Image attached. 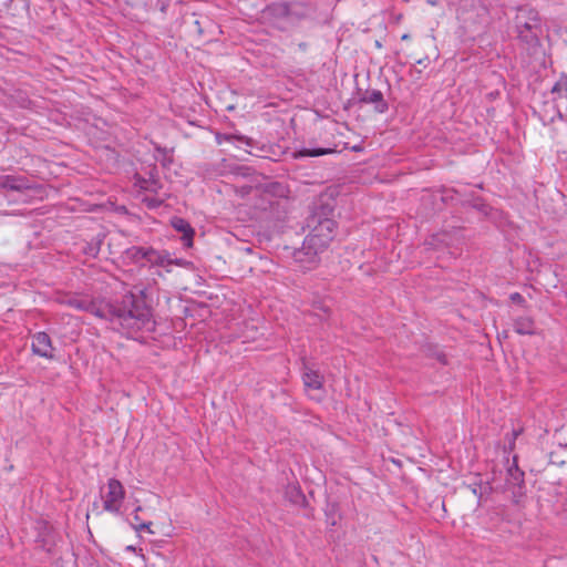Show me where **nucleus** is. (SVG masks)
<instances>
[{
    "label": "nucleus",
    "instance_id": "473e14b6",
    "mask_svg": "<svg viewBox=\"0 0 567 567\" xmlns=\"http://www.w3.org/2000/svg\"><path fill=\"white\" fill-rule=\"evenodd\" d=\"M157 1L159 3V10L165 13L167 11V8L169 7V3L172 0H157Z\"/></svg>",
    "mask_w": 567,
    "mask_h": 567
},
{
    "label": "nucleus",
    "instance_id": "dca6fc26",
    "mask_svg": "<svg viewBox=\"0 0 567 567\" xmlns=\"http://www.w3.org/2000/svg\"><path fill=\"white\" fill-rule=\"evenodd\" d=\"M524 472L517 466L514 460L513 464L507 468L506 485L507 487L518 488V493H522L524 487Z\"/></svg>",
    "mask_w": 567,
    "mask_h": 567
},
{
    "label": "nucleus",
    "instance_id": "f03ea898",
    "mask_svg": "<svg viewBox=\"0 0 567 567\" xmlns=\"http://www.w3.org/2000/svg\"><path fill=\"white\" fill-rule=\"evenodd\" d=\"M456 18L464 32L472 34L483 33L491 21L487 8L478 0H462Z\"/></svg>",
    "mask_w": 567,
    "mask_h": 567
},
{
    "label": "nucleus",
    "instance_id": "2eb2a0df",
    "mask_svg": "<svg viewBox=\"0 0 567 567\" xmlns=\"http://www.w3.org/2000/svg\"><path fill=\"white\" fill-rule=\"evenodd\" d=\"M172 226L176 231L182 234V240L184 245L187 247H192L195 230L190 226V224L184 218L174 217L172 219Z\"/></svg>",
    "mask_w": 567,
    "mask_h": 567
},
{
    "label": "nucleus",
    "instance_id": "4be33fe9",
    "mask_svg": "<svg viewBox=\"0 0 567 567\" xmlns=\"http://www.w3.org/2000/svg\"><path fill=\"white\" fill-rule=\"evenodd\" d=\"M449 235L446 233H439L432 235L426 241L425 245L429 246L432 249H437L441 246H447L449 245Z\"/></svg>",
    "mask_w": 567,
    "mask_h": 567
},
{
    "label": "nucleus",
    "instance_id": "6ab92c4d",
    "mask_svg": "<svg viewBox=\"0 0 567 567\" xmlns=\"http://www.w3.org/2000/svg\"><path fill=\"white\" fill-rule=\"evenodd\" d=\"M332 148H326V147H301L299 150H296L293 152L295 158H303V157H318L322 155H327L332 153Z\"/></svg>",
    "mask_w": 567,
    "mask_h": 567
},
{
    "label": "nucleus",
    "instance_id": "423d86ee",
    "mask_svg": "<svg viewBox=\"0 0 567 567\" xmlns=\"http://www.w3.org/2000/svg\"><path fill=\"white\" fill-rule=\"evenodd\" d=\"M32 188L30 181L21 175H0V190L11 202L25 200L24 192Z\"/></svg>",
    "mask_w": 567,
    "mask_h": 567
},
{
    "label": "nucleus",
    "instance_id": "4c0bfd02",
    "mask_svg": "<svg viewBox=\"0 0 567 567\" xmlns=\"http://www.w3.org/2000/svg\"><path fill=\"white\" fill-rule=\"evenodd\" d=\"M427 3H430L431 6H436L437 1L436 0H427Z\"/></svg>",
    "mask_w": 567,
    "mask_h": 567
},
{
    "label": "nucleus",
    "instance_id": "a211bd4d",
    "mask_svg": "<svg viewBox=\"0 0 567 567\" xmlns=\"http://www.w3.org/2000/svg\"><path fill=\"white\" fill-rule=\"evenodd\" d=\"M514 331L522 336H533L536 333L535 321L529 316H520L514 320Z\"/></svg>",
    "mask_w": 567,
    "mask_h": 567
},
{
    "label": "nucleus",
    "instance_id": "c756f323",
    "mask_svg": "<svg viewBox=\"0 0 567 567\" xmlns=\"http://www.w3.org/2000/svg\"><path fill=\"white\" fill-rule=\"evenodd\" d=\"M442 365L449 364L446 354L443 351L435 350L432 354Z\"/></svg>",
    "mask_w": 567,
    "mask_h": 567
},
{
    "label": "nucleus",
    "instance_id": "c9c22d12",
    "mask_svg": "<svg viewBox=\"0 0 567 567\" xmlns=\"http://www.w3.org/2000/svg\"><path fill=\"white\" fill-rule=\"evenodd\" d=\"M128 293H130V292H127L126 295H128ZM131 293L133 295V292H131ZM140 295H143V291H140ZM134 296H135L136 298H141V299L143 300V302H145V300H144L143 296H137V295H135V293H134ZM144 305L146 306V303H144Z\"/></svg>",
    "mask_w": 567,
    "mask_h": 567
},
{
    "label": "nucleus",
    "instance_id": "72a5a7b5",
    "mask_svg": "<svg viewBox=\"0 0 567 567\" xmlns=\"http://www.w3.org/2000/svg\"><path fill=\"white\" fill-rule=\"evenodd\" d=\"M141 511V506H137L134 511V515H133V519L134 522L136 523L135 525H138L140 524V516H138V512Z\"/></svg>",
    "mask_w": 567,
    "mask_h": 567
},
{
    "label": "nucleus",
    "instance_id": "9b49d317",
    "mask_svg": "<svg viewBox=\"0 0 567 567\" xmlns=\"http://www.w3.org/2000/svg\"><path fill=\"white\" fill-rule=\"evenodd\" d=\"M134 186L138 187L141 190L157 194L162 188V183L158 178V172L156 166L150 167L145 175L141 173H136L134 175Z\"/></svg>",
    "mask_w": 567,
    "mask_h": 567
},
{
    "label": "nucleus",
    "instance_id": "ea45409f",
    "mask_svg": "<svg viewBox=\"0 0 567 567\" xmlns=\"http://www.w3.org/2000/svg\"><path fill=\"white\" fill-rule=\"evenodd\" d=\"M408 39H410V35H409L408 33H405V34H403V35L401 37V40H403V41H404V40H408Z\"/></svg>",
    "mask_w": 567,
    "mask_h": 567
},
{
    "label": "nucleus",
    "instance_id": "393cba45",
    "mask_svg": "<svg viewBox=\"0 0 567 567\" xmlns=\"http://www.w3.org/2000/svg\"><path fill=\"white\" fill-rule=\"evenodd\" d=\"M337 511H338L337 504H328L327 509H326V519H327V524L332 527L336 526L338 523Z\"/></svg>",
    "mask_w": 567,
    "mask_h": 567
},
{
    "label": "nucleus",
    "instance_id": "bb28decb",
    "mask_svg": "<svg viewBox=\"0 0 567 567\" xmlns=\"http://www.w3.org/2000/svg\"><path fill=\"white\" fill-rule=\"evenodd\" d=\"M315 316L320 320H326L330 316V308L324 306L322 302H317L313 305Z\"/></svg>",
    "mask_w": 567,
    "mask_h": 567
},
{
    "label": "nucleus",
    "instance_id": "39448f33",
    "mask_svg": "<svg viewBox=\"0 0 567 567\" xmlns=\"http://www.w3.org/2000/svg\"><path fill=\"white\" fill-rule=\"evenodd\" d=\"M322 252V249H319V247L305 237L302 246L293 250L292 260L298 270L307 272L317 268Z\"/></svg>",
    "mask_w": 567,
    "mask_h": 567
},
{
    "label": "nucleus",
    "instance_id": "cd10ccee",
    "mask_svg": "<svg viewBox=\"0 0 567 567\" xmlns=\"http://www.w3.org/2000/svg\"><path fill=\"white\" fill-rule=\"evenodd\" d=\"M509 300L520 307H526V299L519 292H512L509 295Z\"/></svg>",
    "mask_w": 567,
    "mask_h": 567
},
{
    "label": "nucleus",
    "instance_id": "4468645a",
    "mask_svg": "<svg viewBox=\"0 0 567 567\" xmlns=\"http://www.w3.org/2000/svg\"><path fill=\"white\" fill-rule=\"evenodd\" d=\"M215 141L218 145L230 143L238 148H243L244 146L252 147L255 144L252 138L237 133H216Z\"/></svg>",
    "mask_w": 567,
    "mask_h": 567
},
{
    "label": "nucleus",
    "instance_id": "7c9ffc66",
    "mask_svg": "<svg viewBox=\"0 0 567 567\" xmlns=\"http://www.w3.org/2000/svg\"><path fill=\"white\" fill-rule=\"evenodd\" d=\"M155 150H156V152H158L159 154L163 155V161H162L163 165H167V163L172 162L171 158H167L168 151L165 147L156 146Z\"/></svg>",
    "mask_w": 567,
    "mask_h": 567
},
{
    "label": "nucleus",
    "instance_id": "e433bc0d",
    "mask_svg": "<svg viewBox=\"0 0 567 567\" xmlns=\"http://www.w3.org/2000/svg\"><path fill=\"white\" fill-rule=\"evenodd\" d=\"M299 48H300L301 50H306V49H307V43H305V42L300 43V44H299Z\"/></svg>",
    "mask_w": 567,
    "mask_h": 567
},
{
    "label": "nucleus",
    "instance_id": "0eeeda50",
    "mask_svg": "<svg viewBox=\"0 0 567 567\" xmlns=\"http://www.w3.org/2000/svg\"><path fill=\"white\" fill-rule=\"evenodd\" d=\"M144 262L145 266H150L151 268H163L166 272H171V267L174 265L179 267L189 265V262L183 258H173L167 250H157L153 247L146 248Z\"/></svg>",
    "mask_w": 567,
    "mask_h": 567
},
{
    "label": "nucleus",
    "instance_id": "9d476101",
    "mask_svg": "<svg viewBox=\"0 0 567 567\" xmlns=\"http://www.w3.org/2000/svg\"><path fill=\"white\" fill-rule=\"evenodd\" d=\"M31 351L34 355L53 360L55 358V347L51 337L45 331H38L31 337Z\"/></svg>",
    "mask_w": 567,
    "mask_h": 567
},
{
    "label": "nucleus",
    "instance_id": "f3484780",
    "mask_svg": "<svg viewBox=\"0 0 567 567\" xmlns=\"http://www.w3.org/2000/svg\"><path fill=\"white\" fill-rule=\"evenodd\" d=\"M146 248L144 246H131L123 251V259L127 264L137 265L141 267L145 266L144 258L146 255Z\"/></svg>",
    "mask_w": 567,
    "mask_h": 567
},
{
    "label": "nucleus",
    "instance_id": "5701e85b",
    "mask_svg": "<svg viewBox=\"0 0 567 567\" xmlns=\"http://www.w3.org/2000/svg\"><path fill=\"white\" fill-rule=\"evenodd\" d=\"M101 239H93L90 243H86L82 250L86 256L96 258L101 250Z\"/></svg>",
    "mask_w": 567,
    "mask_h": 567
},
{
    "label": "nucleus",
    "instance_id": "58836bf2",
    "mask_svg": "<svg viewBox=\"0 0 567 567\" xmlns=\"http://www.w3.org/2000/svg\"><path fill=\"white\" fill-rule=\"evenodd\" d=\"M126 550H128V551H135V547H134V546H132V545H130V546H127V547H126Z\"/></svg>",
    "mask_w": 567,
    "mask_h": 567
},
{
    "label": "nucleus",
    "instance_id": "ddd939ff",
    "mask_svg": "<svg viewBox=\"0 0 567 567\" xmlns=\"http://www.w3.org/2000/svg\"><path fill=\"white\" fill-rule=\"evenodd\" d=\"M302 382L307 391H319L323 389L324 378L318 370H313L303 363L302 368Z\"/></svg>",
    "mask_w": 567,
    "mask_h": 567
},
{
    "label": "nucleus",
    "instance_id": "aec40b11",
    "mask_svg": "<svg viewBox=\"0 0 567 567\" xmlns=\"http://www.w3.org/2000/svg\"><path fill=\"white\" fill-rule=\"evenodd\" d=\"M550 93L553 95V100H567V74H560L558 80L554 83V85L550 89Z\"/></svg>",
    "mask_w": 567,
    "mask_h": 567
},
{
    "label": "nucleus",
    "instance_id": "2f4dec72",
    "mask_svg": "<svg viewBox=\"0 0 567 567\" xmlns=\"http://www.w3.org/2000/svg\"><path fill=\"white\" fill-rule=\"evenodd\" d=\"M151 525H152V523H151V522H147V523H140L138 525H135V523H134V524H132V527H133L136 532H142V530L147 529V530H148V533H152V529H150Z\"/></svg>",
    "mask_w": 567,
    "mask_h": 567
},
{
    "label": "nucleus",
    "instance_id": "f8f14e48",
    "mask_svg": "<svg viewBox=\"0 0 567 567\" xmlns=\"http://www.w3.org/2000/svg\"><path fill=\"white\" fill-rule=\"evenodd\" d=\"M358 102L360 104H369L373 106L374 112L383 114L388 112L389 104L384 99L383 93L377 89H368L360 94Z\"/></svg>",
    "mask_w": 567,
    "mask_h": 567
},
{
    "label": "nucleus",
    "instance_id": "b1692460",
    "mask_svg": "<svg viewBox=\"0 0 567 567\" xmlns=\"http://www.w3.org/2000/svg\"><path fill=\"white\" fill-rule=\"evenodd\" d=\"M265 190L267 193H272V194H275V195H277L279 197H285L287 192H288L287 187L284 184L279 183V182H269V183H267L265 185Z\"/></svg>",
    "mask_w": 567,
    "mask_h": 567
},
{
    "label": "nucleus",
    "instance_id": "f257e3e1",
    "mask_svg": "<svg viewBox=\"0 0 567 567\" xmlns=\"http://www.w3.org/2000/svg\"><path fill=\"white\" fill-rule=\"evenodd\" d=\"M69 307L89 312L111 322L113 329L128 338H135L138 331H153L155 322L150 307L141 298L128 293L121 301L92 300L82 297H69L63 301Z\"/></svg>",
    "mask_w": 567,
    "mask_h": 567
},
{
    "label": "nucleus",
    "instance_id": "1a4fd4ad",
    "mask_svg": "<svg viewBox=\"0 0 567 567\" xmlns=\"http://www.w3.org/2000/svg\"><path fill=\"white\" fill-rule=\"evenodd\" d=\"M35 542L47 553H52L61 539L59 533L48 520H38L35 523Z\"/></svg>",
    "mask_w": 567,
    "mask_h": 567
},
{
    "label": "nucleus",
    "instance_id": "a878e982",
    "mask_svg": "<svg viewBox=\"0 0 567 567\" xmlns=\"http://www.w3.org/2000/svg\"><path fill=\"white\" fill-rule=\"evenodd\" d=\"M154 195L155 194H153L151 196L150 195H145L144 197H142V202L150 209H156V208H158V207H161L163 205V199H161L159 197H156Z\"/></svg>",
    "mask_w": 567,
    "mask_h": 567
},
{
    "label": "nucleus",
    "instance_id": "7ed1b4c3",
    "mask_svg": "<svg viewBox=\"0 0 567 567\" xmlns=\"http://www.w3.org/2000/svg\"><path fill=\"white\" fill-rule=\"evenodd\" d=\"M307 227L310 231L306 238L324 251L334 238L337 223L327 216L323 207H320L308 216Z\"/></svg>",
    "mask_w": 567,
    "mask_h": 567
},
{
    "label": "nucleus",
    "instance_id": "20e7f679",
    "mask_svg": "<svg viewBox=\"0 0 567 567\" xmlns=\"http://www.w3.org/2000/svg\"><path fill=\"white\" fill-rule=\"evenodd\" d=\"M514 23L517 38L522 43L527 47H536L539 44L543 28L539 14L536 10L528 7L519 8Z\"/></svg>",
    "mask_w": 567,
    "mask_h": 567
},
{
    "label": "nucleus",
    "instance_id": "412c9836",
    "mask_svg": "<svg viewBox=\"0 0 567 567\" xmlns=\"http://www.w3.org/2000/svg\"><path fill=\"white\" fill-rule=\"evenodd\" d=\"M268 11L274 19H288L290 13L289 4L287 3H274L268 7Z\"/></svg>",
    "mask_w": 567,
    "mask_h": 567
},
{
    "label": "nucleus",
    "instance_id": "c85d7f7f",
    "mask_svg": "<svg viewBox=\"0 0 567 567\" xmlns=\"http://www.w3.org/2000/svg\"><path fill=\"white\" fill-rule=\"evenodd\" d=\"M472 207L475 208L476 210L483 213L484 215H487L488 209H489L487 204H485L483 202H477V200H474L472 203Z\"/></svg>",
    "mask_w": 567,
    "mask_h": 567
},
{
    "label": "nucleus",
    "instance_id": "6e6552de",
    "mask_svg": "<svg viewBox=\"0 0 567 567\" xmlns=\"http://www.w3.org/2000/svg\"><path fill=\"white\" fill-rule=\"evenodd\" d=\"M107 491L103 495L104 511L120 515L121 506L125 498V488L123 484L116 478H110L106 484Z\"/></svg>",
    "mask_w": 567,
    "mask_h": 567
},
{
    "label": "nucleus",
    "instance_id": "f704fd0d",
    "mask_svg": "<svg viewBox=\"0 0 567 567\" xmlns=\"http://www.w3.org/2000/svg\"><path fill=\"white\" fill-rule=\"evenodd\" d=\"M293 492L297 494V496L299 498L305 499V496L302 495V493L299 488L293 487Z\"/></svg>",
    "mask_w": 567,
    "mask_h": 567
}]
</instances>
